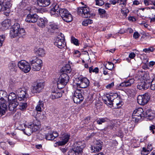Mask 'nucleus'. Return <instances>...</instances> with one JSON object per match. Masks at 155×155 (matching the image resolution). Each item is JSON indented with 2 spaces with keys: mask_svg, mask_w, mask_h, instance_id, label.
<instances>
[{
  "mask_svg": "<svg viewBox=\"0 0 155 155\" xmlns=\"http://www.w3.org/2000/svg\"><path fill=\"white\" fill-rule=\"evenodd\" d=\"M26 35L25 30L24 28H20V25L18 23H15L13 25L10 31V37L11 38L18 36L23 37Z\"/></svg>",
  "mask_w": 155,
  "mask_h": 155,
  "instance_id": "nucleus-1",
  "label": "nucleus"
},
{
  "mask_svg": "<svg viewBox=\"0 0 155 155\" xmlns=\"http://www.w3.org/2000/svg\"><path fill=\"white\" fill-rule=\"evenodd\" d=\"M40 127L39 121H35L33 123H30L26 125L23 130L24 133L26 135L29 136L33 132L38 130Z\"/></svg>",
  "mask_w": 155,
  "mask_h": 155,
  "instance_id": "nucleus-2",
  "label": "nucleus"
},
{
  "mask_svg": "<svg viewBox=\"0 0 155 155\" xmlns=\"http://www.w3.org/2000/svg\"><path fill=\"white\" fill-rule=\"evenodd\" d=\"M8 107H17L19 104V107H27L28 105L26 103H19L17 101L16 94L11 92L8 95Z\"/></svg>",
  "mask_w": 155,
  "mask_h": 155,
  "instance_id": "nucleus-3",
  "label": "nucleus"
},
{
  "mask_svg": "<svg viewBox=\"0 0 155 155\" xmlns=\"http://www.w3.org/2000/svg\"><path fill=\"white\" fill-rule=\"evenodd\" d=\"M69 80V77L67 74L65 73L62 74L59 78L55 79L58 88L61 89L64 87L68 82Z\"/></svg>",
  "mask_w": 155,
  "mask_h": 155,
  "instance_id": "nucleus-4",
  "label": "nucleus"
},
{
  "mask_svg": "<svg viewBox=\"0 0 155 155\" xmlns=\"http://www.w3.org/2000/svg\"><path fill=\"white\" fill-rule=\"evenodd\" d=\"M29 63L34 71H39L42 65V61L36 57L31 58L29 61Z\"/></svg>",
  "mask_w": 155,
  "mask_h": 155,
  "instance_id": "nucleus-5",
  "label": "nucleus"
},
{
  "mask_svg": "<svg viewBox=\"0 0 155 155\" xmlns=\"http://www.w3.org/2000/svg\"><path fill=\"white\" fill-rule=\"evenodd\" d=\"M90 10L87 7H79L78 8V14L84 18H90L92 15Z\"/></svg>",
  "mask_w": 155,
  "mask_h": 155,
  "instance_id": "nucleus-6",
  "label": "nucleus"
},
{
  "mask_svg": "<svg viewBox=\"0 0 155 155\" xmlns=\"http://www.w3.org/2000/svg\"><path fill=\"white\" fill-rule=\"evenodd\" d=\"M74 83L78 87L85 88L89 85L90 82L87 78L79 77L75 79Z\"/></svg>",
  "mask_w": 155,
  "mask_h": 155,
  "instance_id": "nucleus-7",
  "label": "nucleus"
},
{
  "mask_svg": "<svg viewBox=\"0 0 155 155\" xmlns=\"http://www.w3.org/2000/svg\"><path fill=\"white\" fill-rule=\"evenodd\" d=\"M54 45L59 48H64L66 43L65 42V39L64 35L61 33L59 34L55 39Z\"/></svg>",
  "mask_w": 155,
  "mask_h": 155,
  "instance_id": "nucleus-8",
  "label": "nucleus"
},
{
  "mask_svg": "<svg viewBox=\"0 0 155 155\" xmlns=\"http://www.w3.org/2000/svg\"><path fill=\"white\" fill-rule=\"evenodd\" d=\"M28 90L27 87H23L18 89L16 91V93L19 101L23 100L24 98L28 97Z\"/></svg>",
  "mask_w": 155,
  "mask_h": 155,
  "instance_id": "nucleus-9",
  "label": "nucleus"
},
{
  "mask_svg": "<svg viewBox=\"0 0 155 155\" xmlns=\"http://www.w3.org/2000/svg\"><path fill=\"white\" fill-rule=\"evenodd\" d=\"M19 68L25 73L28 72L31 70V67L28 63L23 60L19 61L18 63Z\"/></svg>",
  "mask_w": 155,
  "mask_h": 155,
  "instance_id": "nucleus-10",
  "label": "nucleus"
},
{
  "mask_svg": "<svg viewBox=\"0 0 155 155\" xmlns=\"http://www.w3.org/2000/svg\"><path fill=\"white\" fill-rule=\"evenodd\" d=\"M2 3H0L2 6L1 10L3 11L4 14L6 16H8L10 12V8L12 5V3L10 1H8L4 2V0H3Z\"/></svg>",
  "mask_w": 155,
  "mask_h": 155,
  "instance_id": "nucleus-11",
  "label": "nucleus"
},
{
  "mask_svg": "<svg viewBox=\"0 0 155 155\" xmlns=\"http://www.w3.org/2000/svg\"><path fill=\"white\" fill-rule=\"evenodd\" d=\"M85 147V144L84 142H77L72 149L77 155L81 154L83 149Z\"/></svg>",
  "mask_w": 155,
  "mask_h": 155,
  "instance_id": "nucleus-12",
  "label": "nucleus"
},
{
  "mask_svg": "<svg viewBox=\"0 0 155 155\" xmlns=\"http://www.w3.org/2000/svg\"><path fill=\"white\" fill-rule=\"evenodd\" d=\"M150 99L148 93H146L143 95H139L137 97V102L141 105H144L147 104Z\"/></svg>",
  "mask_w": 155,
  "mask_h": 155,
  "instance_id": "nucleus-13",
  "label": "nucleus"
},
{
  "mask_svg": "<svg viewBox=\"0 0 155 155\" xmlns=\"http://www.w3.org/2000/svg\"><path fill=\"white\" fill-rule=\"evenodd\" d=\"M45 86L44 83L42 82L37 81L32 86V92L33 93H38L41 92Z\"/></svg>",
  "mask_w": 155,
  "mask_h": 155,
  "instance_id": "nucleus-14",
  "label": "nucleus"
},
{
  "mask_svg": "<svg viewBox=\"0 0 155 155\" xmlns=\"http://www.w3.org/2000/svg\"><path fill=\"white\" fill-rule=\"evenodd\" d=\"M73 99L74 102L77 104L80 103L83 100L84 98L81 90L76 89L75 91L73 94Z\"/></svg>",
  "mask_w": 155,
  "mask_h": 155,
  "instance_id": "nucleus-15",
  "label": "nucleus"
},
{
  "mask_svg": "<svg viewBox=\"0 0 155 155\" xmlns=\"http://www.w3.org/2000/svg\"><path fill=\"white\" fill-rule=\"evenodd\" d=\"M102 145L103 142L101 140H96L94 142V145L91 147L92 152L95 153L100 151L101 150Z\"/></svg>",
  "mask_w": 155,
  "mask_h": 155,
  "instance_id": "nucleus-16",
  "label": "nucleus"
},
{
  "mask_svg": "<svg viewBox=\"0 0 155 155\" xmlns=\"http://www.w3.org/2000/svg\"><path fill=\"white\" fill-rule=\"evenodd\" d=\"M38 18V16L36 14H28L26 16L25 21L29 23H35L37 21Z\"/></svg>",
  "mask_w": 155,
  "mask_h": 155,
  "instance_id": "nucleus-17",
  "label": "nucleus"
},
{
  "mask_svg": "<svg viewBox=\"0 0 155 155\" xmlns=\"http://www.w3.org/2000/svg\"><path fill=\"white\" fill-rule=\"evenodd\" d=\"M114 98L112 104L113 106L114 104L116 105L117 106H120V107L122 106L123 103L122 99H121L120 97L117 93H114Z\"/></svg>",
  "mask_w": 155,
  "mask_h": 155,
  "instance_id": "nucleus-18",
  "label": "nucleus"
},
{
  "mask_svg": "<svg viewBox=\"0 0 155 155\" xmlns=\"http://www.w3.org/2000/svg\"><path fill=\"white\" fill-rule=\"evenodd\" d=\"M144 116H145L148 120H151L155 117V114L154 111H152L151 109H149L146 111L145 114H144Z\"/></svg>",
  "mask_w": 155,
  "mask_h": 155,
  "instance_id": "nucleus-19",
  "label": "nucleus"
},
{
  "mask_svg": "<svg viewBox=\"0 0 155 155\" xmlns=\"http://www.w3.org/2000/svg\"><path fill=\"white\" fill-rule=\"evenodd\" d=\"M11 25V20L10 19H7L3 21L1 23L0 28L2 30H5L8 29Z\"/></svg>",
  "mask_w": 155,
  "mask_h": 155,
  "instance_id": "nucleus-20",
  "label": "nucleus"
},
{
  "mask_svg": "<svg viewBox=\"0 0 155 155\" xmlns=\"http://www.w3.org/2000/svg\"><path fill=\"white\" fill-rule=\"evenodd\" d=\"M69 138V135L65 134L62 137V140L58 142L57 143L58 146L64 145L68 142Z\"/></svg>",
  "mask_w": 155,
  "mask_h": 155,
  "instance_id": "nucleus-21",
  "label": "nucleus"
},
{
  "mask_svg": "<svg viewBox=\"0 0 155 155\" xmlns=\"http://www.w3.org/2000/svg\"><path fill=\"white\" fill-rule=\"evenodd\" d=\"M50 11V14L54 16H57L59 14V6L58 5H54L53 6Z\"/></svg>",
  "mask_w": 155,
  "mask_h": 155,
  "instance_id": "nucleus-22",
  "label": "nucleus"
},
{
  "mask_svg": "<svg viewBox=\"0 0 155 155\" xmlns=\"http://www.w3.org/2000/svg\"><path fill=\"white\" fill-rule=\"evenodd\" d=\"M143 112V109L141 107H139L134 111L133 114L135 116L142 117L144 116Z\"/></svg>",
  "mask_w": 155,
  "mask_h": 155,
  "instance_id": "nucleus-23",
  "label": "nucleus"
},
{
  "mask_svg": "<svg viewBox=\"0 0 155 155\" xmlns=\"http://www.w3.org/2000/svg\"><path fill=\"white\" fill-rule=\"evenodd\" d=\"M48 21L45 18H40L38 19L37 22L38 26L41 28L45 27L47 25Z\"/></svg>",
  "mask_w": 155,
  "mask_h": 155,
  "instance_id": "nucleus-24",
  "label": "nucleus"
},
{
  "mask_svg": "<svg viewBox=\"0 0 155 155\" xmlns=\"http://www.w3.org/2000/svg\"><path fill=\"white\" fill-rule=\"evenodd\" d=\"M37 3L40 6L45 7L48 6L51 2L50 0H37Z\"/></svg>",
  "mask_w": 155,
  "mask_h": 155,
  "instance_id": "nucleus-25",
  "label": "nucleus"
},
{
  "mask_svg": "<svg viewBox=\"0 0 155 155\" xmlns=\"http://www.w3.org/2000/svg\"><path fill=\"white\" fill-rule=\"evenodd\" d=\"M62 94L58 91H52V93L50 95V97L52 99L58 98L62 97Z\"/></svg>",
  "mask_w": 155,
  "mask_h": 155,
  "instance_id": "nucleus-26",
  "label": "nucleus"
},
{
  "mask_svg": "<svg viewBox=\"0 0 155 155\" xmlns=\"http://www.w3.org/2000/svg\"><path fill=\"white\" fill-rule=\"evenodd\" d=\"M5 93L6 92L0 91V107H7V102L2 96L3 94Z\"/></svg>",
  "mask_w": 155,
  "mask_h": 155,
  "instance_id": "nucleus-27",
  "label": "nucleus"
},
{
  "mask_svg": "<svg viewBox=\"0 0 155 155\" xmlns=\"http://www.w3.org/2000/svg\"><path fill=\"white\" fill-rule=\"evenodd\" d=\"M134 80L132 78L126 81H124L120 84L119 86L123 87H126L130 86L134 82Z\"/></svg>",
  "mask_w": 155,
  "mask_h": 155,
  "instance_id": "nucleus-28",
  "label": "nucleus"
},
{
  "mask_svg": "<svg viewBox=\"0 0 155 155\" xmlns=\"http://www.w3.org/2000/svg\"><path fill=\"white\" fill-rule=\"evenodd\" d=\"M59 14L61 17L65 16L67 15H69L71 14L69 12L68 10L65 8H59Z\"/></svg>",
  "mask_w": 155,
  "mask_h": 155,
  "instance_id": "nucleus-29",
  "label": "nucleus"
},
{
  "mask_svg": "<svg viewBox=\"0 0 155 155\" xmlns=\"http://www.w3.org/2000/svg\"><path fill=\"white\" fill-rule=\"evenodd\" d=\"M63 20L67 22H71L73 20V18L71 14L67 15L61 17Z\"/></svg>",
  "mask_w": 155,
  "mask_h": 155,
  "instance_id": "nucleus-30",
  "label": "nucleus"
},
{
  "mask_svg": "<svg viewBox=\"0 0 155 155\" xmlns=\"http://www.w3.org/2000/svg\"><path fill=\"white\" fill-rule=\"evenodd\" d=\"M48 31L51 33H54V30L58 29L57 25L54 24H51L48 27Z\"/></svg>",
  "mask_w": 155,
  "mask_h": 155,
  "instance_id": "nucleus-31",
  "label": "nucleus"
},
{
  "mask_svg": "<svg viewBox=\"0 0 155 155\" xmlns=\"http://www.w3.org/2000/svg\"><path fill=\"white\" fill-rule=\"evenodd\" d=\"M35 53L38 56L41 57L43 56L45 54L44 50L41 48H39L37 50Z\"/></svg>",
  "mask_w": 155,
  "mask_h": 155,
  "instance_id": "nucleus-32",
  "label": "nucleus"
},
{
  "mask_svg": "<svg viewBox=\"0 0 155 155\" xmlns=\"http://www.w3.org/2000/svg\"><path fill=\"white\" fill-rule=\"evenodd\" d=\"M147 84L145 81H142L137 85V87L140 90L146 89L147 88Z\"/></svg>",
  "mask_w": 155,
  "mask_h": 155,
  "instance_id": "nucleus-33",
  "label": "nucleus"
},
{
  "mask_svg": "<svg viewBox=\"0 0 155 155\" xmlns=\"http://www.w3.org/2000/svg\"><path fill=\"white\" fill-rule=\"evenodd\" d=\"M152 147L151 145H148L147 148L146 147H143V148L142 153H146L145 154H147L150 151L152 150Z\"/></svg>",
  "mask_w": 155,
  "mask_h": 155,
  "instance_id": "nucleus-34",
  "label": "nucleus"
},
{
  "mask_svg": "<svg viewBox=\"0 0 155 155\" xmlns=\"http://www.w3.org/2000/svg\"><path fill=\"white\" fill-rule=\"evenodd\" d=\"M106 97L107 99L108 102H109V103H108V104L110 105H111L113 102V101L114 98V94H111L109 95H107L106 96Z\"/></svg>",
  "mask_w": 155,
  "mask_h": 155,
  "instance_id": "nucleus-35",
  "label": "nucleus"
},
{
  "mask_svg": "<svg viewBox=\"0 0 155 155\" xmlns=\"http://www.w3.org/2000/svg\"><path fill=\"white\" fill-rule=\"evenodd\" d=\"M45 138L48 140H52L54 139L53 133L51 131L49 132L45 135Z\"/></svg>",
  "mask_w": 155,
  "mask_h": 155,
  "instance_id": "nucleus-36",
  "label": "nucleus"
},
{
  "mask_svg": "<svg viewBox=\"0 0 155 155\" xmlns=\"http://www.w3.org/2000/svg\"><path fill=\"white\" fill-rule=\"evenodd\" d=\"M8 68L11 71H14L17 68L15 63L14 61L10 63L9 64Z\"/></svg>",
  "mask_w": 155,
  "mask_h": 155,
  "instance_id": "nucleus-37",
  "label": "nucleus"
},
{
  "mask_svg": "<svg viewBox=\"0 0 155 155\" xmlns=\"http://www.w3.org/2000/svg\"><path fill=\"white\" fill-rule=\"evenodd\" d=\"M63 69L62 71L64 73H70L71 71V67L69 64L66 65L65 67L63 68Z\"/></svg>",
  "mask_w": 155,
  "mask_h": 155,
  "instance_id": "nucleus-38",
  "label": "nucleus"
},
{
  "mask_svg": "<svg viewBox=\"0 0 155 155\" xmlns=\"http://www.w3.org/2000/svg\"><path fill=\"white\" fill-rule=\"evenodd\" d=\"M108 119L107 118H99L97 121V123L98 124L100 125L102 124L107 121Z\"/></svg>",
  "mask_w": 155,
  "mask_h": 155,
  "instance_id": "nucleus-39",
  "label": "nucleus"
},
{
  "mask_svg": "<svg viewBox=\"0 0 155 155\" xmlns=\"http://www.w3.org/2000/svg\"><path fill=\"white\" fill-rule=\"evenodd\" d=\"M93 21L90 19H86L84 20L82 23V25L84 26H87L88 24H90L92 23Z\"/></svg>",
  "mask_w": 155,
  "mask_h": 155,
  "instance_id": "nucleus-40",
  "label": "nucleus"
},
{
  "mask_svg": "<svg viewBox=\"0 0 155 155\" xmlns=\"http://www.w3.org/2000/svg\"><path fill=\"white\" fill-rule=\"evenodd\" d=\"M127 0H117V3H119L120 5L122 7H124L126 4Z\"/></svg>",
  "mask_w": 155,
  "mask_h": 155,
  "instance_id": "nucleus-41",
  "label": "nucleus"
},
{
  "mask_svg": "<svg viewBox=\"0 0 155 155\" xmlns=\"http://www.w3.org/2000/svg\"><path fill=\"white\" fill-rule=\"evenodd\" d=\"M155 49L153 48L152 47H150L148 48H146L143 49V51L146 53H149L150 52H153L154 51Z\"/></svg>",
  "mask_w": 155,
  "mask_h": 155,
  "instance_id": "nucleus-42",
  "label": "nucleus"
},
{
  "mask_svg": "<svg viewBox=\"0 0 155 155\" xmlns=\"http://www.w3.org/2000/svg\"><path fill=\"white\" fill-rule=\"evenodd\" d=\"M107 64H106L105 67L106 68L110 70H112V69L114 67V64L113 63L111 62H108V64L107 65V67H106Z\"/></svg>",
  "mask_w": 155,
  "mask_h": 155,
  "instance_id": "nucleus-43",
  "label": "nucleus"
},
{
  "mask_svg": "<svg viewBox=\"0 0 155 155\" xmlns=\"http://www.w3.org/2000/svg\"><path fill=\"white\" fill-rule=\"evenodd\" d=\"M7 109V107H0V117L5 114Z\"/></svg>",
  "mask_w": 155,
  "mask_h": 155,
  "instance_id": "nucleus-44",
  "label": "nucleus"
},
{
  "mask_svg": "<svg viewBox=\"0 0 155 155\" xmlns=\"http://www.w3.org/2000/svg\"><path fill=\"white\" fill-rule=\"evenodd\" d=\"M129 12V11L128 9L126 8H123L121 9V12L123 14V15L125 17H126L128 13Z\"/></svg>",
  "mask_w": 155,
  "mask_h": 155,
  "instance_id": "nucleus-45",
  "label": "nucleus"
},
{
  "mask_svg": "<svg viewBox=\"0 0 155 155\" xmlns=\"http://www.w3.org/2000/svg\"><path fill=\"white\" fill-rule=\"evenodd\" d=\"M26 125L25 124H19V126L16 127L18 129L22 130L23 131V130H24L25 129L24 128H25Z\"/></svg>",
  "mask_w": 155,
  "mask_h": 155,
  "instance_id": "nucleus-46",
  "label": "nucleus"
},
{
  "mask_svg": "<svg viewBox=\"0 0 155 155\" xmlns=\"http://www.w3.org/2000/svg\"><path fill=\"white\" fill-rule=\"evenodd\" d=\"M28 2L27 0H22L21 2L20 3V5L22 7H24L26 5H28Z\"/></svg>",
  "mask_w": 155,
  "mask_h": 155,
  "instance_id": "nucleus-47",
  "label": "nucleus"
},
{
  "mask_svg": "<svg viewBox=\"0 0 155 155\" xmlns=\"http://www.w3.org/2000/svg\"><path fill=\"white\" fill-rule=\"evenodd\" d=\"M96 2V5L99 6H102L104 4V2L103 0H95Z\"/></svg>",
  "mask_w": 155,
  "mask_h": 155,
  "instance_id": "nucleus-48",
  "label": "nucleus"
},
{
  "mask_svg": "<svg viewBox=\"0 0 155 155\" xmlns=\"http://www.w3.org/2000/svg\"><path fill=\"white\" fill-rule=\"evenodd\" d=\"M71 42L76 45H78L79 44L78 41L74 37H71Z\"/></svg>",
  "mask_w": 155,
  "mask_h": 155,
  "instance_id": "nucleus-49",
  "label": "nucleus"
},
{
  "mask_svg": "<svg viewBox=\"0 0 155 155\" xmlns=\"http://www.w3.org/2000/svg\"><path fill=\"white\" fill-rule=\"evenodd\" d=\"M5 38V37L4 35H2L0 36V47L2 46Z\"/></svg>",
  "mask_w": 155,
  "mask_h": 155,
  "instance_id": "nucleus-50",
  "label": "nucleus"
},
{
  "mask_svg": "<svg viewBox=\"0 0 155 155\" xmlns=\"http://www.w3.org/2000/svg\"><path fill=\"white\" fill-rule=\"evenodd\" d=\"M152 2L151 0H144L143 1L144 3L146 6L152 5Z\"/></svg>",
  "mask_w": 155,
  "mask_h": 155,
  "instance_id": "nucleus-51",
  "label": "nucleus"
},
{
  "mask_svg": "<svg viewBox=\"0 0 155 155\" xmlns=\"http://www.w3.org/2000/svg\"><path fill=\"white\" fill-rule=\"evenodd\" d=\"M150 88L152 90H155V79H153L152 81L151 84Z\"/></svg>",
  "mask_w": 155,
  "mask_h": 155,
  "instance_id": "nucleus-52",
  "label": "nucleus"
},
{
  "mask_svg": "<svg viewBox=\"0 0 155 155\" xmlns=\"http://www.w3.org/2000/svg\"><path fill=\"white\" fill-rule=\"evenodd\" d=\"M98 11L100 15L105 14L106 13V11L103 9L99 8L98 9Z\"/></svg>",
  "mask_w": 155,
  "mask_h": 155,
  "instance_id": "nucleus-53",
  "label": "nucleus"
},
{
  "mask_svg": "<svg viewBox=\"0 0 155 155\" xmlns=\"http://www.w3.org/2000/svg\"><path fill=\"white\" fill-rule=\"evenodd\" d=\"M155 129V125H152L149 127V130L153 134H154V130Z\"/></svg>",
  "mask_w": 155,
  "mask_h": 155,
  "instance_id": "nucleus-54",
  "label": "nucleus"
},
{
  "mask_svg": "<svg viewBox=\"0 0 155 155\" xmlns=\"http://www.w3.org/2000/svg\"><path fill=\"white\" fill-rule=\"evenodd\" d=\"M44 105L43 101L39 100L36 107H43Z\"/></svg>",
  "mask_w": 155,
  "mask_h": 155,
  "instance_id": "nucleus-55",
  "label": "nucleus"
},
{
  "mask_svg": "<svg viewBox=\"0 0 155 155\" xmlns=\"http://www.w3.org/2000/svg\"><path fill=\"white\" fill-rule=\"evenodd\" d=\"M140 35L138 32H135L133 35V37L135 39H137L139 37Z\"/></svg>",
  "mask_w": 155,
  "mask_h": 155,
  "instance_id": "nucleus-56",
  "label": "nucleus"
},
{
  "mask_svg": "<svg viewBox=\"0 0 155 155\" xmlns=\"http://www.w3.org/2000/svg\"><path fill=\"white\" fill-rule=\"evenodd\" d=\"M60 149L64 153L66 152L67 150V148L66 147H60Z\"/></svg>",
  "mask_w": 155,
  "mask_h": 155,
  "instance_id": "nucleus-57",
  "label": "nucleus"
},
{
  "mask_svg": "<svg viewBox=\"0 0 155 155\" xmlns=\"http://www.w3.org/2000/svg\"><path fill=\"white\" fill-rule=\"evenodd\" d=\"M114 85V82H112L111 83L108 84L106 86V88L107 89H110L113 87Z\"/></svg>",
  "mask_w": 155,
  "mask_h": 155,
  "instance_id": "nucleus-58",
  "label": "nucleus"
},
{
  "mask_svg": "<svg viewBox=\"0 0 155 155\" xmlns=\"http://www.w3.org/2000/svg\"><path fill=\"white\" fill-rule=\"evenodd\" d=\"M133 117V120L135 122H138L139 120L142 117Z\"/></svg>",
  "mask_w": 155,
  "mask_h": 155,
  "instance_id": "nucleus-59",
  "label": "nucleus"
},
{
  "mask_svg": "<svg viewBox=\"0 0 155 155\" xmlns=\"http://www.w3.org/2000/svg\"><path fill=\"white\" fill-rule=\"evenodd\" d=\"M136 56L134 52L131 53L129 55V57L131 59L133 58Z\"/></svg>",
  "mask_w": 155,
  "mask_h": 155,
  "instance_id": "nucleus-60",
  "label": "nucleus"
},
{
  "mask_svg": "<svg viewBox=\"0 0 155 155\" xmlns=\"http://www.w3.org/2000/svg\"><path fill=\"white\" fill-rule=\"evenodd\" d=\"M16 107H7V109H8L10 111L15 112L16 111L15 108Z\"/></svg>",
  "mask_w": 155,
  "mask_h": 155,
  "instance_id": "nucleus-61",
  "label": "nucleus"
},
{
  "mask_svg": "<svg viewBox=\"0 0 155 155\" xmlns=\"http://www.w3.org/2000/svg\"><path fill=\"white\" fill-rule=\"evenodd\" d=\"M110 4L114 5H115L117 3V1L116 0H110L109 1Z\"/></svg>",
  "mask_w": 155,
  "mask_h": 155,
  "instance_id": "nucleus-62",
  "label": "nucleus"
},
{
  "mask_svg": "<svg viewBox=\"0 0 155 155\" xmlns=\"http://www.w3.org/2000/svg\"><path fill=\"white\" fill-rule=\"evenodd\" d=\"M9 84L12 85H13L15 84V82L13 80L11 79L9 81Z\"/></svg>",
  "mask_w": 155,
  "mask_h": 155,
  "instance_id": "nucleus-63",
  "label": "nucleus"
},
{
  "mask_svg": "<svg viewBox=\"0 0 155 155\" xmlns=\"http://www.w3.org/2000/svg\"><path fill=\"white\" fill-rule=\"evenodd\" d=\"M90 117H87L84 119V120L85 121L86 124L87 123L89 122L90 120Z\"/></svg>",
  "mask_w": 155,
  "mask_h": 155,
  "instance_id": "nucleus-64",
  "label": "nucleus"
}]
</instances>
